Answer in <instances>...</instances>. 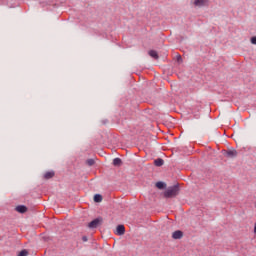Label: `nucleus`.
Instances as JSON below:
<instances>
[{
  "instance_id": "nucleus-6",
  "label": "nucleus",
  "mask_w": 256,
  "mask_h": 256,
  "mask_svg": "<svg viewBox=\"0 0 256 256\" xmlns=\"http://www.w3.org/2000/svg\"><path fill=\"white\" fill-rule=\"evenodd\" d=\"M15 209L18 213H27V208L24 205H19Z\"/></svg>"
},
{
  "instance_id": "nucleus-11",
  "label": "nucleus",
  "mask_w": 256,
  "mask_h": 256,
  "mask_svg": "<svg viewBox=\"0 0 256 256\" xmlns=\"http://www.w3.org/2000/svg\"><path fill=\"white\" fill-rule=\"evenodd\" d=\"M94 201L95 203H101V201H103V196H101V194H95Z\"/></svg>"
},
{
  "instance_id": "nucleus-2",
  "label": "nucleus",
  "mask_w": 256,
  "mask_h": 256,
  "mask_svg": "<svg viewBox=\"0 0 256 256\" xmlns=\"http://www.w3.org/2000/svg\"><path fill=\"white\" fill-rule=\"evenodd\" d=\"M103 224V219L101 217H98L94 220H92L90 223H88L89 229H97L99 225Z\"/></svg>"
},
{
  "instance_id": "nucleus-17",
  "label": "nucleus",
  "mask_w": 256,
  "mask_h": 256,
  "mask_svg": "<svg viewBox=\"0 0 256 256\" xmlns=\"http://www.w3.org/2000/svg\"><path fill=\"white\" fill-rule=\"evenodd\" d=\"M82 241H83L84 243H87V241H89V239L87 238V236H83V237H82Z\"/></svg>"
},
{
  "instance_id": "nucleus-3",
  "label": "nucleus",
  "mask_w": 256,
  "mask_h": 256,
  "mask_svg": "<svg viewBox=\"0 0 256 256\" xmlns=\"http://www.w3.org/2000/svg\"><path fill=\"white\" fill-rule=\"evenodd\" d=\"M194 5L196 7H206V5H209V0H195Z\"/></svg>"
},
{
  "instance_id": "nucleus-4",
  "label": "nucleus",
  "mask_w": 256,
  "mask_h": 256,
  "mask_svg": "<svg viewBox=\"0 0 256 256\" xmlns=\"http://www.w3.org/2000/svg\"><path fill=\"white\" fill-rule=\"evenodd\" d=\"M116 235H125V226L124 225H118L116 228Z\"/></svg>"
},
{
  "instance_id": "nucleus-10",
  "label": "nucleus",
  "mask_w": 256,
  "mask_h": 256,
  "mask_svg": "<svg viewBox=\"0 0 256 256\" xmlns=\"http://www.w3.org/2000/svg\"><path fill=\"white\" fill-rule=\"evenodd\" d=\"M148 54L150 55V57H152L153 59H159V54H157V51L155 50H150L148 52Z\"/></svg>"
},
{
  "instance_id": "nucleus-15",
  "label": "nucleus",
  "mask_w": 256,
  "mask_h": 256,
  "mask_svg": "<svg viewBox=\"0 0 256 256\" xmlns=\"http://www.w3.org/2000/svg\"><path fill=\"white\" fill-rule=\"evenodd\" d=\"M29 255V252L27 250H22L21 252H19L18 256H27Z\"/></svg>"
},
{
  "instance_id": "nucleus-14",
  "label": "nucleus",
  "mask_w": 256,
  "mask_h": 256,
  "mask_svg": "<svg viewBox=\"0 0 256 256\" xmlns=\"http://www.w3.org/2000/svg\"><path fill=\"white\" fill-rule=\"evenodd\" d=\"M156 187H157V189H164L165 183H163V182H157V183H156Z\"/></svg>"
},
{
  "instance_id": "nucleus-8",
  "label": "nucleus",
  "mask_w": 256,
  "mask_h": 256,
  "mask_svg": "<svg viewBox=\"0 0 256 256\" xmlns=\"http://www.w3.org/2000/svg\"><path fill=\"white\" fill-rule=\"evenodd\" d=\"M122 164H123V161H121V158H115L113 160L114 167H121Z\"/></svg>"
},
{
  "instance_id": "nucleus-1",
  "label": "nucleus",
  "mask_w": 256,
  "mask_h": 256,
  "mask_svg": "<svg viewBox=\"0 0 256 256\" xmlns=\"http://www.w3.org/2000/svg\"><path fill=\"white\" fill-rule=\"evenodd\" d=\"M177 195H179V186L178 185L168 187L166 189V191L164 192V197H166V199H171L173 197H177Z\"/></svg>"
},
{
  "instance_id": "nucleus-16",
  "label": "nucleus",
  "mask_w": 256,
  "mask_h": 256,
  "mask_svg": "<svg viewBox=\"0 0 256 256\" xmlns=\"http://www.w3.org/2000/svg\"><path fill=\"white\" fill-rule=\"evenodd\" d=\"M250 43H252V45H256V36H253V37L250 39Z\"/></svg>"
},
{
  "instance_id": "nucleus-9",
  "label": "nucleus",
  "mask_w": 256,
  "mask_h": 256,
  "mask_svg": "<svg viewBox=\"0 0 256 256\" xmlns=\"http://www.w3.org/2000/svg\"><path fill=\"white\" fill-rule=\"evenodd\" d=\"M53 177H55V172H53V171L46 172L44 174V179H53Z\"/></svg>"
},
{
  "instance_id": "nucleus-7",
  "label": "nucleus",
  "mask_w": 256,
  "mask_h": 256,
  "mask_svg": "<svg viewBox=\"0 0 256 256\" xmlns=\"http://www.w3.org/2000/svg\"><path fill=\"white\" fill-rule=\"evenodd\" d=\"M227 157L233 158L237 155V150L235 149H230L226 153Z\"/></svg>"
},
{
  "instance_id": "nucleus-18",
  "label": "nucleus",
  "mask_w": 256,
  "mask_h": 256,
  "mask_svg": "<svg viewBox=\"0 0 256 256\" xmlns=\"http://www.w3.org/2000/svg\"><path fill=\"white\" fill-rule=\"evenodd\" d=\"M178 61H181V55L178 56Z\"/></svg>"
},
{
  "instance_id": "nucleus-5",
  "label": "nucleus",
  "mask_w": 256,
  "mask_h": 256,
  "mask_svg": "<svg viewBox=\"0 0 256 256\" xmlns=\"http://www.w3.org/2000/svg\"><path fill=\"white\" fill-rule=\"evenodd\" d=\"M172 237L174 239H182L183 238V232L180 231V230H177V231L173 232Z\"/></svg>"
},
{
  "instance_id": "nucleus-12",
  "label": "nucleus",
  "mask_w": 256,
  "mask_h": 256,
  "mask_svg": "<svg viewBox=\"0 0 256 256\" xmlns=\"http://www.w3.org/2000/svg\"><path fill=\"white\" fill-rule=\"evenodd\" d=\"M163 163L164 161L161 158H158L154 161V164L156 165V167H163Z\"/></svg>"
},
{
  "instance_id": "nucleus-13",
  "label": "nucleus",
  "mask_w": 256,
  "mask_h": 256,
  "mask_svg": "<svg viewBox=\"0 0 256 256\" xmlns=\"http://www.w3.org/2000/svg\"><path fill=\"white\" fill-rule=\"evenodd\" d=\"M86 163H87V165H88L89 167H93V165H95V160H93V159H88V160L86 161Z\"/></svg>"
}]
</instances>
